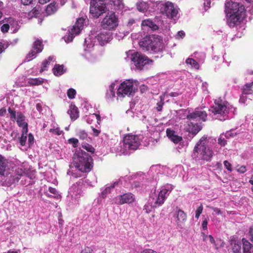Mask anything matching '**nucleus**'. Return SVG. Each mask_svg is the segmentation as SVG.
Masks as SVG:
<instances>
[{
    "instance_id": "nucleus-1",
    "label": "nucleus",
    "mask_w": 253,
    "mask_h": 253,
    "mask_svg": "<svg viewBox=\"0 0 253 253\" xmlns=\"http://www.w3.org/2000/svg\"><path fill=\"white\" fill-rule=\"evenodd\" d=\"M225 6L227 23L229 27H234L245 18L246 11L243 4L231 1H227Z\"/></svg>"
},
{
    "instance_id": "nucleus-2",
    "label": "nucleus",
    "mask_w": 253,
    "mask_h": 253,
    "mask_svg": "<svg viewBox=\"0 0 253 253\" xmlns=\"http://www.w3.org/2000/svg\"><path fill=\"white\" fill-rule=\"evenodd\" d=\"M96 39L101 45L108 42L112 39V33L109 31H103L97 35L92 34L84 40V50L85 52L84 56L85 58L91 62L94 61L91 58V55L89 53L93 49L96 42Z\"/></svg>"
},
{
    "instance_id": "nucleus-3",
    "label": "nucleus",
    "mask_w": 253,
    "mask_h": 253,
    "mask_svg": "<svg viewBox=\"0 0 253 253\" xmlns=\"http://www.w3.org/2000/svg\"><path fill=\"white\" fill-rule=\"evenodd\" d=\"M207 137L203 136L197 143L193 151L192 157L197 162L210 161L213 156V151L208 145Z\"/></svg>"
},
{
    "instance_id": "nucleus-4",
    "label": "nucleus",
    "mask_w": 253,
    "mask_h": 253,
    "mask_svg": "<svg viewBox=\"0 0 253 253\" xmlns=\"http://www.w3.org/2000/svg\"><path fill=\"white\" fill-rule=\"evenodd\" d=\"M210 111L215 116V118L220 121H224L234 114L235 109L226 101L220 99L215 100L214 104Z\"/></svg>"
},
{
    "instance_id": "nucleus-5",
    "label": "nucleus",
    "mask_w": 253,
    "mask_h": 253,
    "mask_svg": "<svg viewBox=\"0 0 253 253\" xmlns=\"http://www.w3.org/2000/svg\"><path fill=\"white\" fill-rule=\"evenodd\" d=\"M92 159L86 153L82 150L77 151L73 158L75 167L83 172L89 171L92 168Z\"/></svg>"
},
{
    "instance_id": "nucleus-6",
    "label": "nucleus",
    "mask_w": 253,
    "mask_h": 253,
    "mask_svg": "<svg viewBox=\"0 0 253 253\" xmlns=\"http://www.w3.org/2000/svg\"><path fill=\"white\" fill-rule=\"evenodd\" d=\"M126 60L127 61H131L138 70H141L145 66L152 63V61L148 59L147 56L138 52L128 51L126 52Z\"/></svg>"
},
{
    "instance_id": "nucleus-7",
    "label": "nucleus",
    "mask_w": 253,
    "mask_h": 253,
    "mask_svg": "<svg viewBox=\"0 0 253 253\" xmlns=\"http://www.w3.org/2000/svg\"><path fill=\"white\" fill-rule=\"evenodd\" d=\"M143 138H144L141 135H126L124 138L123 143L121 146L123 153L126 155L128 153L129 150H136Z\"/></svg>"
},
{
    "instance_id": "nucleus-8",
    "label": "nucleus",
    "mask_w": 253,
    "mask_h": 253,
    "mask_svg": "<svg viewBox=\"0 0 253 253\" xmlns=\"http://www.w3.org/2000/svg\"><path fill=\"white\" fill-rule=\"evenodd\" d=\"M138 82L132 80H126L122 83L118 88L117 95L118 98H123L126 96H130L134 94L137 89Z\"/></svg>"
},
{
    "instance_id": "nucleus-9",
    "label": "nucleus",
    "mask_w": 253,
    "mask_h": 253,
    "mask_svg": "<svg viewBox=\"0 0 253 253\" xmlns=\"http://www.w3.org/2000/svg\"><path fill=\"white\" fill-rule=\"evenodd\" d=\"M161 6V12L168 18L175 20L178 19V8L169 1H162L159 4Z\"/></svg>"
},
{
    "instance_id": "nucleus-10",
    "label": "nucleus",
    "mask_w": 253,
    "mask_h": 253,
    "mask_svg": "<svg viewBox=\"0 0 253 253\" xmlns=\"http://www.w3.org/2000/svg\"><path fill=\"white\" fill-rule=\"evenodd\" d=\"M106 2L103 0H91L89 12L94 18H98L107 10Z\"/></svg>"
},
{
    "instance_id": "nucleus-11",
    "label": "nucleus",
    "mask_w": 253,
    "mask_h": 253,
    "mask_svg": "<svg viewBox=\"0 0 253 253\" xmlns=\"http://www.w3.org/2000/svg\"><path fill=\"white\" fill-rule=\"evenodd\" d=\"M173 189V186L170 184H167L162 187L157 196L154 195L153 194L150 195L151 198L153 200L155 201V206H161L165 201L168 196Z\"/></svg>"
},
{
    "instance_id": "nucleus-12",
    "label": "nucleus",
    "mask_w": 253,
    "mask_h": 253,
    "mask_svg": "<svg viewBox=\"0 0 253 253\" xmlns=\"http://www.w3.org/2000/svg\"><path fill=\"white\" fill-rule=\"evenodd\" d=\"M83 184L82 182H76L72 185L69 190L68 198L71 199L72 204H78L80 199L83 196Z\"/></svg>"
},
{
    "instance_id": "nucleus-13",
    "label": "nucleus",
    "mask_w": 253,
    "mask_h": 253,
    "mask_svg": "<svg viewBox=\"0 0 253 253\" xmlns=\"http://www.w3.org/2000/svg\"><path fill=\"white\" fill-rule=\"evenodd\" d=\"M12 121H16L18 126L22 128L23 132H28V123L26 121L25 116L21 112L13 110L10 108L8 110Z\"/></svg>"
},
{
    "instance_id": "nucleus-14",
    "label": "nucleus",
    "mask_w": 253,
    "mask_h": 253,
    "mask_svg": "<svg viewBox=\"0 0 253 253\" xmlns=\"http://www.w3.org/2000/svg\"><path fill=\"white\" fill-rule=\"evenodd\" d=\"M84 19L83 17L78 18L76 22L75 25L73 27L70 31L63 39L66 42H71L75 36L80 34L81 30L83 29Z\"/></svg>"
},
{
    "instance_id": "nucleus-15",
    "label": "nucleus",
    "mask_w": 253,
    "mask_h": 253,
    "mask_svg": "<svg viewBox=\"0 0 253 253\" xmlns=\"http://www.w3.org/2000/svg\"><path fill=\"white\" fill-rule=\"evenodd\" d=\"M118 21L114 12L108 13L103 18L101 25L104 29H113L118 25Z\"/></svg>"
},
{
    "instance_id": "nucleus-16",
    "label": "nucleus",
    "mask_w": 253,
    "mask_h": 253,
    "mask_svg": "<svg viewBox=\"0 0 253 253\" xmlns=\"http://www.w3.org/2000/svg\"><path fill=\"white\" fill-rule=\"evenodd\" d=\"M122 184V180L119 179L112 184H107L104 187L102 188L101 189V192L99 194V197L96 200L97 204H100L101 203V198H105L109 194L111 193L115 187L120 186Z\"/></svg>"
},
{
    "instance_id": "nucleus-17",
    "label": "nucleus",
    "mask_w": 253,
    "mask_h": 253,
    "mask_svg": "<svg viewBox=\"0 0 253 253\" xmlns=\"http://www.w3.org/2000/svg\"><path fill=\"white\" fill-rule=\"evenodd\" d=\"M134 200V195L130 193H127L113 198L111 199V203L112 204L123 205L132 203Z\"/></svg>"
},
{
    "instance_id": "nucleus-18",
    "label": "nucleus",
    "mask_w": 253,
    "mask_h": 253,
    "mask_svg": "<svg viewBox=\"0 0 253 253\" xmlns=\"http://www.w3.org/2000/svg\"><path fill=\"white\" fill-rule=\"evenodd\" d=\"M173 218L177 228L182 229L187 220V215L182 210L177 209L173 213Z\"/></svg>"
},
{
    "instance_id": "nucleus-19",
    "label": "nucleus",
    "mask_w": 253,
    "mask_h": 253,
    "mask_svg": "<svg viewBox=\"0 0 253 253\" xmlns=\"http://www.w3.org/2000/svg\"><path fill=\"white\" fill-rule=\"evenodd\" d=\"M207 114L205 111L200 109H197L195 111L187 116V119L190 121H206Z\"/></svg>"
},
{
    "instance_id": "nucleus-20",
    "label": "nucleus",
    "mask_w": 253,
    "mask_h": 253,
    "mask_svg": "<svg viewBox=\"0 0 253 253\" xmlns=\"http://www.w3.org/2000/svg\"><path fill=\"white\" fill-rule=\"evenodd\" d=\"M43 49L42 42L37 40L33 43V48L27 56L28 61H30L37 56V54Z\"/></svg>"
},
{
    "instance_id": "nucleus-21",
    "label": "nucleus",
    "mask_w": 253,
    "mask_h": 253,
    "mask_svg": "<svg viewBox=\"0 0 253 253\" xmlns=\"http://www.w3.org/2000/svg\"><path fill=\"white\" fill-rule=\"evenodd\" d=\"M152 39L153 36H147L139 42V45L144 51L152 52V48L153 47Z\"/></svg>"
},
{
    "instance_id": "nucleus-22",
    "label": "nucleus",
    "mask_w": 253,
    "mask_h": 253,
    "mask_svg": "<svg viewBox=\"0 0 253 253\" xmlns=\"http://www.w3.org/2000/svg\"><path fill=\"white\" fill-rule=\"evenodd\" d=\"M3 177L2 179L5 181L8 185L18 182L19 180L18 176H16L14 173V170H10L9 171L5 170L4 175H1Z\"/></svg>"
},
{
    "instance_id": "nucleus-23",
    "label": "nucleus",
    "mask_w": 253,
    "mask_h": 253,
    "mask_svg": "<svg viewBox=\"0 0 253 253\" xmlns=\"http://www.w3.org/2000/svg\"><path fill=\"white\" fill-rule=\"evenodd\" d=\"M152 52H158L163 50L164 44L163 40L159 36H153Z\"/></svg>"
},
{
    "instance_id": "nucleus-24",
    "label": "nucleus",
    "mask_w": 253,
    "mask_h": 253,
    "mask_svg": "<svg viewBox=\"0 0 253 253\" xmlns=\"http://www.w3.org/2000/svg\"><path fill=\"white\" fill-rule=\"evenodd\" d=\"M166 132L169 138L174 143H181L182 141V137L177 135L174 131L170 128H168Z\"/></svg>"
},
{
    "instance_id": "nucleus-25",
    "label": "nucleus",
    "mask_w": 253,
    "mask_h": 253,
    "mask_svg": "<svg viewBox=\"0 0 253 253\" xmlns=\"http://www.w3.org/2000/svg\"><path fill=\"white\" fill-rule=\"evenodd\" d=\"M115 84L112 83L107 90L106 93V99L108 102H111L115 97Z\"/></svg>"
},
{
    "instance_id": "nucleus-26",
    "label": "nucleus",
    "mask_w": 253,
    "mask_h": 253,
    "mask_svg": "<svg viewBox=\"0 0 253 253\" xmlns=\"http://www.w3.org/2000/svg\"><path fill=\"white\" fill-rule=\"evenodd\" d=\"M208 241L215 249H218L224 246V242L222 240L219 239L215 240L211 235H209Z\"/></svg>"
},
{
    "instance_id": "nucleus-27",
    "label": "nucleus",
    "mask_w": 253,
    "mask_h": 253,
    "mask_svg": "<svg viewBox=\"0 0 253 253\" xmlns=\"http://www.w3.org/2000/svg\"><path fill=\"white\" fill-rule=\"evenodd\" d=\"M233 136V134L231 131H227L225 133L221 134L218 139V143L221 146H224L226 144V138Z\"/></svg>"
},
{
    "instance_id": "nucleus-28",
    "label": "nucleus",
    "mask_w": 253,
    "mask_h": 253,
    "mask_svg": "<svg viewBox=\"0 0 253 253\" xmlns=\"http://www.w3.org/2000/svg\"><path fill=\"white\" fill-rule=\"evenodd\" d=\"M243 253H253V245L245 238L242 239Z\"/></svg>"
},
{
    "instance_id": "nucleus-29",
    "label": "nucleus",
    "mask_w": 253,
    "mask_h": 253,
    "mask_svg": "<svg viewBox=\"0 0 253 253\" xmlns=\"http://www.w3.org/2000/svg\"><path fill=\"white\" fill-rule=\"evenodd\" d=\"M55 59L53 56H49L47 60H45L42 64L40 69V73L46 71L48 69L49 66L51 64V62H54Z\"/></svg>"
},
{
    "instance_id": "nucleus-30",
    "label": "nucleus",
    "mask_w": 253,
    "mask_h": 253,
    "mask_svg": "<svg viewBox=\"0 0 253 253\" xmlns=\"http://www.w3.org/2000/svg\"><path fill=\"white\" fill-rule=\"evenodd\" d=\"M54 75L56 76H60L66 72V69L63 65L56 64L52 69Z\"/></svg>"
},
{
    "instance_id": "nucleus-31",
    "label": "nucleus",
    "mask_w": 253,
    "mask_h": 253,
    "mask_svg": "<svg viewBox=\"0 0 253 253\" xmlns=\"http://www.w3.org/2000/svg\"><path fill=\"white\" fill-rule=\"evenodd\" d=\"M162 2V1H150L148 2V12H152L156 10L157 8L161 11V6H159L160 3Z\"/></svg>"
},
{
    "instance_id": "nucleus-32",
    "label": "nucleus",
    "mask_w": 253,
    "mask_h": 253,
    "mask_svg": "<svg viewBox=\"0 0 253 253\" xmlns=\"http://www.w3.org/2000/svg\"><path fill=\"white\" fill-rule=\"evenodd\" d=\"M162 2V1H150L148 2V12H152L156 10L157 8L161 11V6H159L160 3Z\"/></svg>"
},
{
    "instance_id": "nucleus-33",
    "label": "nucleus",
    "mask_w": 253,
    "mask_h": 253,
    "mask_svg": "<svg viewBox=\"0 0 253 253\" xmlns=\"http://www.w3.org/2000/svg\"><path fill=\"white\" fill-rule=\"evenodd\" d=\"M155 201L153 200L152 198L150 197V198L148 200V202L147 204H146L144 207V210L145 211V212L147 213H149L152 211L153 208L159 207V206H155Z\"/></svg>"
},
{
    "instance_id": "nucleus-34",
    "label": "nucleus",
    "mask_w": 253,
    "mask_h": 253,
    "mask_svg": "<svg viewBox=\"0 0 253 253\" xmlns=\"http://www.w3.org/2000/svg\"><path fill=\"white\" fill-rule=\"evenodd\" d=\"M68 113L70 115L71 120H75L79 117V112L78 108L74 105L70 106V109L68 111Z\"/></svg>"
},
{
    "instance_id": "nucleus-35",
    "label": "nucleus",
    "mask_w": 253,
    "mask_h": 253,
    "mask_svg": "<svg viewBox=\"0 0 253 253\" xmlns=\"http://www.w3.org/2000/svg\"><path fill=\"white\" fill-rule=\"evenodd\" d=\"M6 22L9 24V28L13 29V32L16 33L19 29V25L17 21L15 20L12 17H9L6 20Z\"/></svg>"
},
{
    "instance_id": "nucleus-36",
    "label": "nucleus",
    "mask_w": 253,
    "mask_h": 253,
    "mask_svg": "<svg viewBox=\"0 0 253 253\" xmlns=\"http://www.w3.org/2000/svg\"><path fill=\"white\" fill-rule=\"evenodd\" d=\"M141 26L142 27H147L153 30H156L158 29V26L150 19L143 20L141 23Z\"/></svg>"
},
{
    "instance_id": "nucleus-37",
    "label": "nucleus",
    "mask_w": 253,
    "mask_h": 253,
    "mask_svg": "<svg viewBox=\"0 0 253 253\" xmlns=\"http://www.w3.org/2000/svg\"><path fill=\"white\" fill-rule=\"evenodd\" d=\"M136 7L138 10L143 13L148 12V2L144 1L138 2L136 3Z\"/></svg>"
},
{
    "instance_id": "nucleus-38",
    "label": "nucleus",
    "mask_w": 253,
    "mask_h": 253,
    "mask_svg": "<svg viewBox=\"0 0 253 253\" xmlns=\"http://www.w3.org/2000/svg\"><path fill=\"white\" fill-rule=\"evenodd\" d=\"M232 250L234 253H242L241 243L239 241H232Z\"/></svg>"
},
{
    "instance_id": "nucleus-39",
    "label": "nucleus",
    "mask_w": 253,
    "mask_h": 253,
    "mask_svg": "<svg viewBox=\"0 0 253 253\" xmlns=\"http://www.w3.org/2000/svg\"><path fill=\"white\" fill-rule=\"evenodd\" d=\"M24 167V166H22L20 167L16 168L13 170L14 174L18 176L19 179L21 176H24L26 174V169Z\"/></svg>"
},
{
    "instance_id": "nucleus-40",
    "label": "nucleus",
    "mask_w": 253,
    "mask_h": 253,
    "mask_svg": "<svg viewBox=\"0 0 253 253\" xmlns=\"http://www.w3.org/2000/svg\"><path fill=\"white\" fill-rule=\"evenodd\" d=\"M57 10V7L55 3H50L49 4L46 9H45V14L47 15H50L53 13H54Z\"/></svg>"
},
{
    "instance_id": "nucleus-41",
    "label": "nucleus",
    "mask_w": 253,
    "mask_h": 253,
    "mask_svg": "<svg viewBox=\"0 0 253 253\" xmlns=\"http://www.w3.org/2000/svg\"><path fill=\"white\" fill-rule=\"evenodd\" d=\"M6 167V163L4 158L0 155V175H4Z\"/></svg>"
},
{
    "instance_id": "nucleus-42",
    "label": "nucleus",
    "mask_w": 253,
    "mask_h": 253,
    "mask_svg": "<svg viewBox=\"0 0 253 253\" xmlns=\"http://www.w3.org/2000/svg\"><path fill=\"white\" fill-rule=\"evenodd\" d=\"M253 85V82L251 84H245L243 88V93L244 94H251L253 93V90L252 89V86Z\"/></svg>"
},
{
    "instance_id": "nucleus-43",
    "label": "nucleus",
    "mask_w": 253,
    "mask_h": 253,
    "mask_svg": "<svg viewBox=\"0 0 253 253\" xmlns=\"http://www.w3.org/2000/svg\"><path fill=\"white\" fill-rule=\"evenodd\" d=\"M186 63L187 64L191 65L192 67L196 69L199 68L200 65L199 63L192 58H188L186 59Z\"/></svg>"
},
{
    "instance_id": "nucleus-44",
    "label": "nucleus",
    "mask_w": 253,
    "mask_h": 253,
    "mask_svg": "<svg viewBox=\"0 0 253 253\" xmlns=\"http://www.w3.org/2000/svg\"><path fill=\"white\" fill-rule=\"evenodd\" d=\"M49 131L54 135H60L62 133L57 124H53L52 127L50 128Z\"/></svg>"
},
{
    "instance_id": "nucleus-45",
    "label": "nucleus",
    "mask_w": 253,
    "mask_h": 253,
    "mask_svg": "<svg viewBox=\"0 0 253 253\" xmlns=\"http://www.w3.org/2000/svg\"><path fill=\"white\" fill-rule=\"evenodd\" d=\"M142 121L144 124H148L150 126H152V127L156 125L155 119L151 117L147 118L146 117H144Z\"/></svg>"
},
{
    "instance_id": "nucleus-46",
    "label": "nucleus",
    "mask_w": 253,
    "mask_h": 253,
    "mask_svg": "<svg viewBox=\"0 0 253 253\" xmlns=\"http://www.w3.org/2000/svg\"><path fill=\"white\" fill-rule=\"evenodd\" d=\"M43 82V79L42 78H35L29 80V83L31 85H38L41 84Z\"/></svg>"
},
{
    "instance_id": "nucleus-47",
    "label": "nucleus",
    "mask_w": 253,
    "mask_h": 253,
    "mask_svg": "<svg viewBox=\"0 0 253 253\" xmlns=\"http://www.w3.org/2000/svg\"><path fill=\"white\" fill-rule=\"evenodd\" d=\"M94 119L97 120V122L98 124H99V122L101 120V117H100V116L98 114H92L90 115L87 117V118L86 119V121H87V122L88 123H89V120H94Z\"/></svg>"
},
{
    "instance_id": "nucleus-48",
    "label": "nucleus",
    "mask_w": 253,
    "mask_h": 253,
    "mask_svg": "<svg viewBox=\"0 0 253 253\" xmlns=\"http://www.w3.org/2000/svg\"><path fill=\"white\" fill-rule=\"evenodd\" d=\"M27 132H23V130H22L21 136L20 138V143L21 146H25L26 144V140L27 138Z\"/></svg>"
},
{
    "instance_id": "nucleus-49",
    "label": "nucleus",
    "mask_w": 253,
    "mask_h": 253,
    "mask_svg": "<svg viewBox=\"0 0 253 253\" xmlns=\"http://www.w3.org/2000/svg\"><path fill=\"white\" fill-rule=\"evenodd\" d=\"M82 146L83 148L89 152L93 153L94 152V148L90 144L86 143H82Z\"/></svg>"
},
{
    "instance_id": "nucleus-50",
    "label": "nucleus",
    "mask_w": 253,
    "mask_h": 253,
    "mask_svg": "<svg viewBox=\"0 0 253 253\" xmlns=\"http://www.w3.org/2000/svg\"><path fill=\"white\" fill-rule=\"evenodd\" d=\"M76 91L73 88H70L67 91V95L70 99H73L76 95Z\"/></svg>"
},
{
    "instance_id": "nucleus-51",
    "label": "nucleus",
    "mask_w": 253,
    "mask_h": 253,
    "mask_svg": "<svg viewBox=\"0 0 253 253\" xmlns=\"http://www.w3.org/2000/svg\"><path fill=\"white\" fill-rule=\"evenodd\" d=\"M203 210V207L202 204L198 207L195 211V217L198 219L200 217V214L202 213Z\"/></svg>"
},
{
    "instance_id": "nucleus-52",
    "label": "nucleus",
    "mask_w": 253,
    "mask_h": 253,
    "mask_svg": "<svg viewBox=\"0 0 253 253\" xmlns=\"http://www.w3.org/2000/svg\"><path fill=\"white\" fill-rule=\"evenodd\" d=\"M78 135L82 139H85L87 137V134L84 130H80L78 132Z\"/></svg>"
},
{
    "instance_id": "nucleus-53",
    "label": "nucleus",
    "mask_w": 253,
    "mask_h": 253,
    "mask_svg": "<svg viewBox=\"0 0 253 253\" xmlns=\"http://www.w3.org/2000/svg\"><path fill=\"white\" fill-rule=\"evenodd\" d=\"M144 182L143 183H140L139 181H134L132 184V187L134 188H141L142 189L145 184H144Z\"/></svg>"
},
{
    "instance_id": "nucleus-54",
    "label": "nucleus",
    "mask_w": 253,
    "mask_h": 253,
    "mask_svg": "<svg viewBox=\"0 0 253 253\" xmlns=\"http://www.w3.org/2000/svg\"><path fill=\"white\" fill-rule=\"evenodd\" d=\"M0 29L3 33L7 32L9 29V24L6 22V24H4L1 26Z\"/></svg>"
},
{
    "instance_id": "nucleus-55",
    "label": "nucleus",
    "mask_w": 253,
    "mask_h": 253,
    "mask_svg": "<svg viewBox=\"0 0 253 253\" xmlns=\"http://www.w3.org/2000/svg\"><path fill=\"white\" fill-rule=\"evenodd\" d=\"M43 107L42 103L41 102L40 100H37L36 101V108L37 110L41 112L42 111V109Z\"/></svg>"
},
{
    "instance_id": "nucleus-56",
    "label": "nucleus",
    "mask_w": 253,
    "mask_h": 253,
    "mask_svg": "<svg viewBox=\"0 0 253 253\" xmlns=\"http://www.w3.org/2000/svg\"><path fill=\"white\" fill-rule=\"evenodd\" d=\"M224 166L225 168L229 171H232V168L231 164L227 161H224Z\"/></svg>"
},
{
    "instance_id": "nucleus-57",
    "label": "nucleus",
    "mask_w": 253,
    "mask_h": 253,
    "mask_svg": "<svg viewBox=\"0 0 253 253\" xmlns=\"http://www.w3.org/2000/svg\"><path fill=\"white\" fill-rule=\"evenodd\" d=\"M69 143L72 144L74 147L77 146L78 143V140L76 138H72L69 139Z\"/></svg>"
},
{
    "instance_id": "nucleus-58",
    "label": "nucleus",
    "mask_w": 253,
    "mask_h": 253,
    "mask_svg": "<svg viewBox=\"0 0 253 253\" xmlns=\"http://www.w3.org/2000/svg\"><path fill=\"white\" fill-rule=\"evenodd\" d=\"M164 105V102L163 101L162 98H161L160 101L157 103L156 109L158 111H161L162 110L163 106Z\"/></svg>"
},
{
    "instance_id": "nucleus-59",
    "label": "nucleus",
    "mask_w": 253,
    "mask_h": 253,
    "mask_svg": "<svg viewBox=\"0 0 253 253\" xmlns=\"http://www.w3.org/2000/svg\"><path fill=\"white\" fill-rule=\"evenodd\" d=\"M7 47L8 44L6 42H0V53H2Z\"/></svg>"
},
{
    "instance_id": "nucleus-60",
    "label": "nucleus",
    "mask_w": 253,
    "mask_h": 253,
    "mask_svg": "<svg viewBox=\"0 0 253 253\" xmlns=\"http://www.w3.org/2000/svg\"><path fill=\"white\" fill-rule=\"evenodd\" d=\"M34 140V138L33 135L32 134L30 133L28 135V144L29 147L33 144Z\"/></svg>"
},
{
    "instance_id": "nucleus-61",
    "label": "nucleus",
    "mask_w": 253,
    "mask_h": 253,
    "mask_svg": "<svg viewBox=\"0 0 253 253\" xmlns=\"http://www.w3.org/2000/svg\"><path fill=\"white\" fill-rule=\"evenodd\" d=\"M185 36V33L183 31H180L177 32L175 35V38L176 39H180L183 38Z\"/></svg>"
},
{
    "instance_id": "nucleus-62",
    "label": "nucleus",
    "mask_w": 253,
    "mask_h": 253,
    "mask_svg": "<svg viewBox=\"0 0 253 253\" xmlns=\"http://www.w3.org/2000/svg\"><path fill=\"white\" fill-rule=\"evenodd\" d=\"M211 0H204V6L205 10L208 9L210 7Z\"/></svg>"
},
{
    "instance_id": "nucleus-63",
    "label": "nucleus",
    "mask_w": 253,
    "mask_h": 253,
    "mask_svg": "<svg viewBox=\"0 0 253 253\" xmlns=\"http://www.w3.org/2000/svg\"><path fill=\"white\" fill-rule=\"evenodd\" d=\"M249 235L250 239L252 242H253V226L251 227L249 230Z\"/></svg>"
},
{
    "instance_id": "nucleus-64",
    "label": "nucleus",
    "mask_w": 253,
    "mask_h": 253,
    "mask_svg": "<svg viewBox=\"0 0 253 253\" xmlns=\"http://www.w3.org/2000/svg\"><path fill=\"white\" fill-rule=\"evenodd\" d=\"M141 253H157V252L149 249L143 250Z\"/></svg>"
}]
</instances>
